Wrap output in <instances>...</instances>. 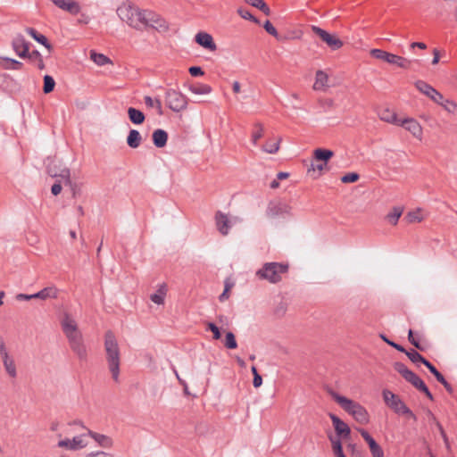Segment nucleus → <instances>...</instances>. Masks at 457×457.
Here are the masks:
<instances>
[{
	"instance_id": "0e129e2a",
	"label": "nucleus",
	"mask_w": 457,
	"mask_h": 457,
	"mask_svg": "<svg viewBox=\"0 0 457 457\" xmlns=\"http://www.w3.org/2000/svg\"><path fill=\"white\" fill-rule=\"evenodd\" d=\"M87 457H112V456L109 453L99 451L96 453H90L87 455Z\"/></svg>"
},
{
	"instance_id": "a211bd4d",
	"label": "nucleus",
	"mask_w": 457,
	"mask_h": 457,
	"mask_svg": "<svg viewBox=\"0 0 457 457\" xmlns=\"http://www.w3.org/2000/svg\"><path fill=\"white\" fill-rule=\"evenodd\" d=\"M328 416L333 423L337 435L343 438L348 437L351 433L349 426L334 413H329Z\"/></svg>"
},
{
	"instance_id": "4be33fe9",
	"label": "nucleus",
	"mask_w": 457,
	"mask_h": 457,
	"mask_svg": "<svg viewBox=\"0 0 457 457\" xmlns=\"http://www.w3.org/2000/svg\"><path fill=\"white\" fill-rule=\"evenodd\" d=\"M152 138L154 145L158 148H162L167 144L168 133L164 129H157L153 132Z\"/></svg>"
},
{
	"instance_id": "49530a36",
	"label": "nucleus",
	"mask_w": 457,
	"mask_h": 457,
	"mask_svg": "<svg viewBox=\"0 0 457 457\" xmlns=\"http://www.w3.org/2000/svg\"><path fill=\"white\" fill-rule=\"evenodd\" d=\"M414 387L417 388L419 391L424 393L428 398L433 400V395L431 392L429 391L428 387L421 378L419 380V382L415 385Z\"/></svg>"
},
{
	"instance_id": "7ed1b4c3",
	"label": "nucleus",
	"mask_w": 457,
	"mask_h": 457,
	"mask_svg": "<svg viewBox=\"0 0 457 457\" xmlns=\"http://www.w3.org/2000/svg\"><path fill=\"white\" fill-rule=\"evenodd\" d=\"M104 351L108 369L115 382L119 381L120 353L118 341L112 331L108 330L104 335Z\"/></svg>"
},
{
	"instance_id": "9d476101",
	"label": "nucleus",
	"mask_w": 457,
	"mask_h": 457,
	"mask_svg": "<svg viewBox=\"0 0 457 457\" xmlns=\"http://www.w3.org/2000/svg\"><path fill=\"white\" fill-rule=\"evenodd\" d=\"M382 396L386 406L389 407L397 415H399L403 407L406 406L399 395H395L388 389H384L382 391Z\"/></svg>"
},
{
	"instance_id": "4d7b16f0",
	"label": "nucleus",
	"mask_w": 457,
	"mask_h": 457,
	"mask_svg": "<svg viewBox=\"0 0 457 457\" xmlns=\"http://www.w3.org/2000/svg\"><path fill=\"white\" fill-rule=\"evenodd\" d=\"M62 183H64L62 179H56V182L52 186L51 192L54 195H57L61 193Z\"/></svg>"
},
{
	"instance_id": "ddd939ff",
	"label": "nucleus",
	"mask_w": 457,
	"mask_h": 457,
	"mask_svg": "<svg viewBox=\"0 0 457 457\" xmlns=\"http://www.w3.org/2000/svg\"><path fill=\"white\" fill-rule=\"evenodd\" d=\"M47 173L56 179H62L65 185L71 184V171L67 167H62L55 162L49 163Z\"/></svg>"
},
{
	"instance_id": "5701e85b",
	"label": "nucleus",
	"mask_w": 457,
	"mask_h": 457,
	"mask_svg": "<svg viewBox=\"0 0 457 457\" xmlns=\"http://www.w3.org/2000/svg\"><path fill=\"white\" fill-rule=\"evenodd\" d=\"M334 155V152L329 149L325 148H317L313 152V159L315 162H324L325 164L331 159Z\"/></svg>"
},
{
	"instance_id": "09e8293b",
	"label": "nucleus",
	"mask_w": 457,
	"mask_h": 457,
	"mask_svg": "<svg viewBox=\"0 0 457 457\" xmlns=\"http://www.w3.org/2000/svg\"><path fill=\"white\" fill-rule=\"evenodd\" d=\"M360 178V175L356 172H350L345 175H344L341 178V181L343 183L348 184V183H353L356 182Z\"/></svg>"
},
{
	"instance_id": "774afa93",
	"label": "nucleus",
	"mask_w": 457,
	"mask_h": 457,
	"mask_svg": "<svg viewBox=\"0 0 457 457\" xmlns=\"http://www.w3.org/2000/svg\"><path fill=\"white\" fill-rule=\"evenodd\" d=\"M423 364L428 369V370L432 374L436 372L437 369L429 361L426 360Z\"/></svg>"
},
{
	"instance_id": "37998d69",
	"label": "nucleus",
	"mask_w": 457,
	"mask_h": 457,
	"mask_svg": "<svg viewBox=\"0 0 457 457\" xmlns=\"http://www.w3.org/2000/svg\"><path fill=\"white\" fill-rule=\"evenodd\" d=\"M263 135V127L261 123H256L254 125V130L252 134V142L253 145L257 144V141L262 137Z\"/></svg>"
},
{
	"instance_id": "de8ad7c7",
	"label": "nucleus",
	"mask_w": 457,
	"mask_h": 457,
	"mask_svg": "<svg viewBox=\"0 0 457 457\" xmlns=\"http://www.w3.org/2000/svg\"><path fill=\"white\" fill-rule=\"evenodd\" d=\"M206 329L212 332L213 339L218 340V339L220 338L221 334H220V328H219V327L215 323H213V322H207L206 323Z\"/></svg>"
},
{
	"instance_id": "b1692460",
	"label": "nucleus",
	"mask_w": 457,
	"mask_h": 457,
	"mask_svg": "<svg viewBox=\"0 0 457 457\" xmlns=\"http://www.w3.org/2000/svg\"><path fill=\"white\" fill-rule=\"evenodd\" d=\"M58 295V290L54 287H47L40 290L39 292L33 294L34 299L46 300L49 298H56Z\"/></svg>"
},
{
	"instance_id": "0eeeda50",
	"label": "nucleus",
	"mask_w": 457,
	"mask_h": 457,
	"mask_svg": "<svg viewBox=\"0 0 457 457\" xmlns=\"http://www.w3.org/2000/svg\"><path fill=\"white\" fill-rule=\"evenodd\" d=\"M165 99L168 107L175 112H179L187 107V97L174 89H168L166 91Z\"/></svg>"
},
{
	"instance_id": "c03bdc74",
	"label": "nucleus",
	"mask_w": 457,
	"mask_h": 457,
	"mask_svg": "<svg viewBox=\"0 0 457 457\" xmlns=\"http://www.w3.org/2000/svg\"><path fill=\"white\" fill-rule=\"evenodd\" d=\"M237 13L245 20H249L253 21L254 23H259V20L255 18L248 9L239 8L237 10Z\"/></svg>"
},
{
	"instance_id": "2eb2a0df",
	"label": "nucleus",
	"mask_w": 457,
	"mask_h": 457,
	"mask_svg": "<svg viewBox=\"0 0 457 457\" xmlns=\"http://www.w3.org/2000/svg\"><path fill=\"white\" fill-rule=\"evenodd\" d=\"M359 432L362 438L369 445L370 453L373 457H384V452L375 439L363 428H360Z\"/></svg>"
},
{
	"instance_id": "052dcab7",
	"label": "nucleus",
	"mask_w": 457,
	"mask_h": 457,
	"mask_svg": "<svg viewBox=\"0 0 457 457\" xmlns=\"http://www.w3.org/2000/svg\"><path fill=\"white\" fill-rule=\"evenodd\" d=\"M257 8L266 15L270 14V9L263 0H262L261 4L258 5Z\"/></svg>"
},
{
	"instance_id": "8fccbe9b",
	"label": "nucleus",
	"mask_w": 457,
	"mask_h": 457,
	"mask_svg": "<svg viewBox=\"0 0 457 457\" xmlns=\"http://www.w3.org/2000/svg\"><path fill=\"white\" fill-rule=\"evenodd\" d=\"M408 340L410 343L420 351L424 350V347L420 344L418 337L414 336V332L411 329L408 331Z\"/></svg>"
},
{
	"instance_id": "c756f323",
	"label": "nucleus",
	"mask_w": 457,
	"mask_h": 457,
	"mask_svg": "<svg viewBox=\"0 0 457 457\" xmlns=\"http://www.w3.org/2000/svg\"><path fill=\"white\" fill-rule=\"evenodd\" d=\"M328 77L323 71L316 72L315 83L313 85L314 90H322L328 83Z\"/></svg>"
},
{
	"instance_id": "dca6fc26",
	"label": "nucleus",
	"mask_w": 457,
	"mask_h": 457,
	"mask_svg": "<svg viewBox=\"0 0 457 457\" xmlns=\"http://www.w3.org/2000/svg\"><path fill=\"white\" fill-rule=\"evenodd\" d=\"M289 206L286 203L278 202L273 203L270 202L266 210V215L269 218H275L278 216L284 215L289 212Z\"/></svg>"
},
{
	"instance_id": "cd10ccee",
	"label": "nucleus",
	"mask_w": 457,
	"mask_h": 457,
	"mask_svg": "<svg viewBox=\"0 0 457 457\" xmlns=\"http://www.w3.org/2000/svg\"><path fill=\"white\" fill-rule=\"evenodd\" d=\"M0 65L4 70H21L23 63L9 57L1 58Z\"/></svg>"
},
{
	"instance_id": "6e6552de",
	"label": "nucleus",
	"mask_w": 457,
	"mask_h": 457,
	"mask_svg": "<svg viewBox=\"0 0 457 457\" xmlns=\"http://www.w3.org/2000/svg\"><path fill=\"white\" fill-rule=\"evenodd\" d=\"M241 221V219L238 217H231L228 218L225 213L220 211H218L215 214V222L217 229L220 234L226 236L228 234L229 228Z\"/></svg>"
},
{
	"instance_id": "f3484780",
	"label": "nucleus",
	"mask_w": 457,
	"mask_h": 457,
	"mask_svg": "<svg viewBox=\"0 0 457 457\" xmlns=\"http://www.w3.org/2000/svg\"><path fill=\"white\" fill-rule=\"evenodd\" d=\"M52 3L60 9L72 14L77 15L80 12V5L74 0H51Z\"/></svg>"
},
{
	"instance_id": "338daca9",
	"label": "nucleus",
	"mask_w": 457,
	"mask_h": 457,
	"mask_svg": "<svg viewBox=\"0 0 457 457\" xmlns=\"http://www.w3.org/2000/svg\"><path fill=\"white\" fill-rule=\"evenodd\" d=\"M27 58L30 60H38L42 58V55L37 50H33L31 53L29 52V55L27 56Z\"/></svg>"
},
{
	"instance_id": "e433bc0d",
	"label": "nucleus",
	"mask_w": 457,
	"mask_h": 457,
	"mask_svg": "<svg viewBox=\"0 0 457 457\" xmlns=\"http://www.w3.org/2000/svg\"><path fill=\"white\" fill-rule=\"evenodd\" d=\"M144 101L147 107H154L156 108L158 114H162V106L160 99L156 98L155 100H154L151 96H145Z\"/></svg>"
},
{
	"instance_id": "393cba45",
	"label": "nucleus",
	"mask_w": 457,
	"mask_h": 457,
	"mask_svg": "<svg viewBox=\"0 0 457 457\" xmlns=\"http://www.w3.org/2000/svg\"><path fill=\"white\" fill-rule=\"evenodd\" d=\"M128 116L129 120L135 125H140L145 120L144 112L134 107L128 108Z\"/></svg>"
},
{
	"instance_id": "3c124183",
	"label": "nucleus",
	"mask_w": 457,
	"mask_h": 457,
	"mask_svg": "<svg viewBox=\"0 0 457 457\" xmlns=\"http://www.w3.org/2000/svg\"><path fill=\"white\" fill-rule=\"evenodd\" d=\"M426 414H427L428 419L429 421L435 422L436 424V426L438 427V428L441 431V434H442L445 441L446 442V440H447L446 435H445V433L441 424L436 420V419L435 415L433 414V412L430 410H427Z\"/></svg>"
},
{
	"instance_id": "f704fd0d",
	"label": "nucleus",
	"mask_w": 457,
	"mask_h": 457,
	"mask_svg": "<svg viewBox=\"0 0 457 457\" xmlns=\"http://www.w3.org/2000/svg\"><path fill=\"white\" fill-rule=\"evenodd\" d=\"M403 209L400 206H395L393 210L386 215V220L392 225H396L399 218L403 214Z\"/></svg>"
},
{
	"instance_id": "13d9d810",
	"label": "nucleus",
	"mask_w": 457,
	"mask_h": 457,
	"mask_svg": "<svg viewBox=\"0 0 457 457\" xmlns=\"http://www.w3.org/2000/svg\"><path fill=\"white\" fill-rule=\"evenodd\" d=\"M404 379L410 384H411L413 386H415V385L419 382L420 378L413 371H411Z\"/></svg>"
},
{
	"instance_id": "a19ab883",
	"label": "nucleus",
	"mask_w": 457,
	"mask_h": 457,
	"mask_svg": "<svg viewBox=\"0 0 457 457\" xmlns=\"http://www.w3.org/2000/svg\"><path fill=\"white\" fill-rule=\"evenodd\" d=\"M224 345L228 349L230 350L236 349L237 347L236 337L231 331H228L226 333Z\"/></svg>"
},
{
	"instance_id": "c85d7f7f",
	"label": "nucleus",
	"mask_w": 457,
	"mask_h": 457,
	"mask_svg": "<svg viewBox=\"0 0 457 457\" xmlns=\"http://www.w3.org/2000/svg\"><path fill=\"white\" fill-rule=\"evenodd\" d=\"M167 294L166 285L161 284L154 294L150 295V299L156 304H162L164 303V298Z\"/></svg>"
},
{
	"instance_id": "c9c22d12",
	"label": "nucleus",
	"mask_w": 457,
	"mask_h": 457,
	"mask_svg": "<svg viewBox=\"0 0 457 457\" xmlns=\"http://www.w3.org/2000/svg\"><path fill=\"white\" fill-rule=\"evenodd\" d=\"M189 90L196 95H207L212 92V87L206 84H195L189 87Z\"/></svg>"
},
{
	"instance_id": "423d86ee",
	"label": "nucleus",
	"mask_w": 457,
	"mask_h": 457,
	"mask_svg": "<svg viewBox=\"0 0 457 457\" xmlns=\"http://www.w3.org/2000/svg\"><path fill=\"white\" fill-rule=\"evenodd\" d=\"M370 54L372 57L379 60H383L390 64H395L400 68L408 69L411 61L408 60L404 57L386 52L381 49H372L370 51Z\"/></svg>"
},
{
	"instance_id": "79ce46f5",
	"label": "nucleus",
	"mask_w": 457,
	"mask_h": 457,
	"mask_svg": "<svg viewBox=\"0 0 457 457\" xmlns=\"http://www.w3.org/2000/svg\"><path fill=\"white\" fill-rule=\"evenodd\" d=\"M440 105L448 112L457 114V103L444 98L443 104H440Z\"/></svg>"
},
{
	"instance_id": "6ab92c4d",
	"label": "nucleus",
	"mask_w": 457,
	"mask_h": 457,
	"mask_svg": "<svg viewBox=\"0 0 457 457\" xmlns=\"http://www.w3.org/2000/svg\"><path fill=\"white\" fill-rule=\"evenodd\" d=\"M195 40L199 46L207 50L215 51L217 49V46L214 43L212 35L209 33L203 31L198 32L195 37Z\"/></svg>"
},
{
	"instance_id": "bf43d9fd",
	"label": "nucleus",
	"mask_w": 457,
	"mask_h": 457,
	"mask_svg": "<svg viewBox=\"0 0 457 457\" xmlns=\"http://www.w3.org/2000/svg\"><path fill=\"white\" fill-rule=\"evenodd\" d=\"M188 71L193 77H199L204 74L203 69L199 66H192L189 68Z\"/></svg>"
},
{
	"instance_id": "f03ea898",
	"label": "nucleus",
	"mask_w": 457,
	"mask_h": 457,
	"mask_svg": "<svg viewBox=\"0 0 457 457\" xmlns=\"http://www.w3.org/2000/svg\"><path fill=\"white\" fill-rule=\"evenodd\" d=\"M61 327L73 353L79 361H87V347L83 334L79 330L76 320L68 312L63 314L61 320Z\"/></svg>"
},
{
	"instance_id": "7c9ffc66",
	"label": "nucleus",
	"mask_w": 457,
	"mask_h": 457,
	"mask_svg": "<svg viewBox=\"0 0 457 457\" xmlns=\"http://www.w3.org/2000/svg\"><path fill=\"white\" fill-rule=\"evenodd\" d=\"M379 117L382 120L395 125H398L400 121V120L397 118L396 113L389 109L382 110L379 112Z\"/></svg>"
},
{
	"instance_id": "a18cd8bd",
	"label": "nucleus",
	"mask_w": 457,
	"mask_h": 457,
	"mask_svg": "<svg viewBox=\"0 0 457 457\" xmlns=\"http://www.w3.org/2000/svg\"><path fill=\"white\" fill-rule=\"evenodd\" d=\"M394 369L399 373L402 375V377L403 378H405L408 374L411 371V370H409L405 364H403V362H400V361H397L394 364Z\"/></svg>"
},
{
	"instance_id": "412c9836",
	"label": "nucleus",
	"mask_w": 457,
	"mask_h": 457,
	"mask_svg": "<svg viewBox=\"0 0 457 457\" xmlns=\"http://www.w3.org/2000/svg\"><path fill=\"white\" fill-rule=\"evenodd\" d=\"M87 435L92 437L98 444V445L102 447L108 448L112 445V440L105 435L94 432L90 429H87Z\"/></svg>"
},
{
	"instance_id": "680f3d73",
	"label": "nucleus",
	"mask_w": 457,
	"mask_h": 457,
	"mask_svg": "<svg viewBox=\"0 0 457 457\" xmlns=\"http://www.w3.org/2000/svg\"><path fill=\"white\" fill-rule=\"evenodd\" d=\"M61 448H66L71 450V439L65 438L62 440H60L57 445Z\"/></svg>"
},
{
	"instance_id": "9b49d317",
	"label": "nucleus",
	"mask_w": 457,
	"mask_h": 457,
	"mask_svg": "<svg viewBox=\"0 0 457 457\" xmlns=\"http://www.w3.org/2000/svg\"><path fill=\"white\" fill-rule=\"evenodd\" d=\"M415 87L420 93L427 96L433 102L438 104H443L444 96L427 82L418 80L415 82Z\"/></svg>"
},
{
	"instance_id": "58836bf2",
	"label": "nucleus",
	"mask_w": 457,
	"mask_h": 457,
	"mask_svg": "<svg viewBox=\"0 0 457 457\" xmlns=\"http://www.w3.org/2000/svg\"><path fill=\"white\" fill-rule=\"evenodd\" d=\"M403 353L413 363L421 362L423 364L424 361L427 360L420 353L413 349H411L410 351L405 350V352Z\"/></svg>"
},
{
	"instance_id": "aec40b11",
	"label": "nucleus",
	"mask_w": 457,
	"mask_h": 457,
	"mask_svg": "<svg viewBox=\"0 0 457 457\" xmlns=\"http://www.w3.org/2000/svg\"><path fill=\"white\" fill-rule=\"evenodd\" d=\"M398 125L404 127V129L410 131L415 137H420L422 134L421 126L414 119L400 120Z\"/></svg>"
},
{
	"instance_id": "f8f14e48",
	"label": "nucleus",
	"mask_w": 457,
	"mask_h": 457,
	"mask_svg": "<svg viewBox=\"0 0 457 457\" xmlns=\"http://www.w3.org/2000/svg\"><path fill=\"white\" fill-rule=\"evenodd\" d=\"M312 32L320 37L331 49L337 50L343 46V42L318 26L312 27Z\"/></svg>"
},
{
	"instance_id": "e2e57ef3",
	"label": "nucleus",
	"mask_w": 457,
	"mask_h": 457,
	"mask_svg": "<svg viewBox=\"0 0 457 457\" xmlns=\"http://www.w3.org/2000/svg\"><path fill=\"white\" fill-rule=\"evenodd\" d=\"M439 383H441L444 387L446 389V391L450 394H453V386L447 382V380L445 378V377H443V379L441 378L439 381Z\"/></svg>"
},
{
	"instance_id": "a878e982",
	"label": "nucleus",
	"mask_w": 457,
	"mask_h": 457,
	"mask_svg": "<svg viewBox=\"0 0 457 457\" xmlns=\"http://www.w3.org/2000/svg\"><path fill=\"white\" fill-rule=\"evenodd\" d=\"M25 30L34 40L43 45L48 50H51L52 46L49 44L47 38L44 35L39 34L35 29L29 27L26 28Z\"/></svg>"
},
{
	"instance_id": "72a5a7b5",
	"label": "nucleus",
	"mask_w": 457,
	"mask_h": 457,
	"mask_svg": "<svg viewBox=\"0 0 457 457\" xmlns=\"http://www.w3.org/2000/svg\"><path fill=\"white\" fill-rule=\"evenodd\" d=\"M329 440L332 444V450L335 457H346L343 452V447L340 440L338 438L334 437L333 436H329Z\"/></svg>"
},
{
	"instance_id": "69168bd1",
	"label": "nucleus",
	"mask_w": 457,
	"mask_h": 457,
	"mask_svg": "<svg viewBox=\"0 0 457 457\" xmlns=\"http://www.w3.org/2000/svg\"><path fill=\"white\" fill-rule=\"evenodd\" d=\"M262 384V378L260 374H256V376L253 377V385L254 387H259L261 386Z\"/></svg>"
},
{
	"instance_id": "4468645a",
	"label": "nucleus",
	"mask_w": 457,
	"mask_h": 457,
	"mask_svg": "<svg viewBox=\"0 0 457 457\" xmlns=\"http://www.w3.org/2000/svg\"><path fill=\"white\" fill-rule=\"evenodd\" d=\"M29 45L30 43L21 34H17L12 41V49L19 57L23 59L29 55Z\"/></svg>"
},
{
	"instance_id": "f257e3e1",
	"label": "nucleus",
	"mask_w": 457,
	"mask_h": 457,
	"mask_svg": "<svg viewBox=\"0 0 457 457\" xmlns=\"http://www.w3.org/2000/svg\"><path fill=\"white\" fill-rule=\"evenodd\" d=\"M117 14L122 21L137 30L148 27L160 31L168 29L167 22L159 14L150 10H141L130 4H122L119 6Z\"/></svg>"
},
{
	"instance_id": "4c0bfd02",
	"label": "nucleus",
	"mask_w": 457,
	"mask_h": 457,
	"mask_svg": "<svg viewBox=\"0 0 457 457\" xmlns=\"http://www.w3.org/2000/svg\"><path fill=\"white\" fill-rule=\"evenodd\" d=\"M280 141V138L274 142L268 141L264 145H262V149L268 154H276L279 149Z\"/></svg>"
},
{
	"instance_id": "473e14b6",
	"label": "nucleus",
	"mask_w": 457,
	"mask_h": 457,
	"mask_svg": "<svg viewBox=\"0 0 457 457\" xmlns=\"http://www.w3.org/2000/svg\"><path fill=\"white\" fill-rule=\"evenodd\" d=\"M86 436H87V434H82V435L74 436L71 440V451H76V450H79V449L85 448L87 445V442H86L84 440V437Z\"/></svg>"
},
{
	"instance_id": "6e6d98bb",
	"label": "nucleus",
	"mask_w": 457,
	"mask_h": 457,
	"mask_svg": "<svg viewBox=\"0 0 457 457\" xmlns=\"http://www.w3.org/2000/svg\"><path fill=\"white\" fill-rule=\"evenodd\" d=\"M407 221L410 223L420 221L422 218L419 214V211L417 212H410L406 216Z\"/></svg>"
},
{
	"instance_id": "1a4fd4ad",
	"label": "nucleus",
	"mask_w": 457,
	"mask_h": 457,
	"mask_svg": "<svg viewBox=\"0 0 457 457\" xmlns=\"http://www.w3.org/2000/svg\"><path fill=\"white\" fill-rule=\"evenodd\" d=\"M0 356L3 361V365L5 370V372L8 374L10 378L17 377V370L14 360L12 356L9 355L5 344L0 336Z\"/></svg>"
},
{
	"instance_id": "603ef678",
	"label": "nucleus",
	"mask_w": 457,
	"mask_h": 457,
	"mask_svg": "<svg viewBox=\"0 0 457 457\" xmlns=\"http://www.w3.org/2000/svg\"><path fill=\"white\" fill-rule=\"evenodd\" d=\"M399 415L404 416L407 419L412 420L413 421H417V416L413 413V411L407 405L403 407V409L399 413Z\"/></svg>"
},
{
	"instance_id": "20e7f679",
	"label": "nucleus",
	"mask_w": 457,
	"mask_h": 457,
	"mask_svg": "<svg viewBox=\"0 0 457 457\" xmlns=\"http://www.w3.org/2000/svg\"><path fill=\"white\" fill-rule=\"evenodd\" d=\"M331 397L353 419L360 424H366L369 422V413L367 410L359 403L354 402L345 396L340 395L333 390H328Z\"/></svg>"
},
{
	"instance_id": "bb28decb",
	"label": "nucleus",
	"mask_w": 457,
	"mask_h": 457,
	"mask_svg": "<svg viewBox=\"0 0 457 457\" xmlns=\"http://www.w3.org/2000/svg\"><path fill=\"white\" fill-rule=\"evenodd\" d=\"M142 141L141 134L137 129H130L127 137V144L131 148H137Z\"/></svg>"
},
{
	"instance_id": "2f4dec72",
	"label": "nucleus",
	"mask_w": 457,
	"mask_h": 457,
	"mask_svg": "<svg viewBox=\"0 0 457 457\" xmlns=\"http://www.w3.org/2000/svg\"><path fill=\"white\" fill-rule=\"evenodd\" d=\"M90 58L98 66H104L107 63H112V61L109 57L103 54H98L94 50L90 52Z\"/></svg>"
},
{
	"instance_id": "ea45409f",
	"label": "nucleus",
	"mask_w": 457,
	"mask_h": 457,
	"mask_svg": "<svg viewBox=\"0 0 457 457\" xmlns=\"http://www.w3.org/2000/svg\"><path fill=\"white\" fill-rule=\"evenodd\" d=\"M55 86V81L54 78L50 75H45L44 76V86H43V92L45 94L51 93Z\"/></svg>"
},
{
	"instance_id": "5fc2aeb1",
	"label": "nucleus",
	"mask_w": 457,
	"mask_h": 457,
	"mask_svg": "<svg viewBox=\"0 0 457 457\" xmlns=\"http://www.w3.org/2000/svg\"><path fill=\"white\" fill-rule=\"evenodd\" d=\"M381 338L387 344L389 345L390 346L394 347L395 349H396L397 351L403 353V352H405V348L403 347L401 345L399 344H396L395 342L394 341H391L389 340L386 336L384 335H381Z\"/></svg>"
},
{
	"instance_id": "864d4df0",
	"label": "nucleus",
	"mask_w": 457,
	"mask_h": 457,
	"mask_svg": "<svg viewBox=\"0 0 457 457\" xmlns=\"http://www.w3.org/2000/svg\"><path fill=\"white\" fill-rule=\"evenodd\" d=\"M263 28L267 33L273 37H278V31L270 21H266L263 24Z\"/></svg>"
},
{
	"instance_id": "39448f33",
	"label": "nucleus",
	"mask_w": 457,
	"mask_h": 457,
	"mask_svg": "<svg viewBox=\"0 0 457 457\" xmlns=\"http://www.w3.org/2000/svg\"><path fill=\"white\" fill-rule=\"evenodd\" d=\"M288 271V265L281 262H265L256 270L255 276L261 280L277 284L282 280V275Z\"/></svg>"
}]
</instances>
